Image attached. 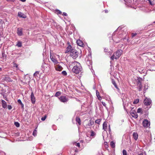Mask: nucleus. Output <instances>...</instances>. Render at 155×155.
<instances>
[{
	"label": "nucleus",
	"instance_id": "60",
	"mask_svg": "<svg viewBox=\"0 0 155 155\" xmlns=\"http://www.w3.org/2000/svg\"><path fill=\"white\" fill-rule=\"evenodd\" d=\"M2 70V68H0V71H1Z\"/></svg>",
	"mask_w": 155,
	"mask_h": 155
},
{
	"label": "nucleus",
	"instance_id": "47",
	"mask_svg": "<svg viewBox=\"0 0 155 155\" xmlns=\"http://www.w3.org/2000/svg\"><path fill=\"white\" fill-rule=\"evenodd\" d=\"M7 1H11L12 2H14L16 0H6Z\"/></svg>",
	"mask_w": 155,
	"mask_h": 155
},
{
	"label": "nucleus",
	"instance_id": "19",
	"mask_svg": "<svg viewBox=\"0 0 155 155\" xmlns=\"http://www.w3.org/2000/svg\"><path fill=\"white\" fill-rule=\"evenodd\" d=\"M133 137L135 140H137L138 137V134L136 132H134L133 133Z\"/></svg>",
	"mask_w": 155,
	"mask_h": 155
},
{
	"label": "nucleus",
	"instance_id": "31",
	"mask_svg": "<svg viewBox=\"0 0 155 155\" xmlns=\"http://www.w3.org/2000/svg\"><path fill=\"white\" fill-rule=\"evenodd\" d=\"M137 86H138V88L139 91H141V89H142V84H140V85H137Z\"/></svg>",
	"mask_w": 155,
	"mask_h": 155
},
{
	"label": "nucleus",
	"instance_id": "22",
	"mask_svg": "<svg viewBox=\"0 0 155 155\" xmlns=\"http://www.w3.org/2000/svg\"><path fill=\"white\" fill-rule=\"evenodd\" d=\"M76 121L77 123H78V124L79 125H80L81 124V120L79 117H76Z\"/></svg>",
	"mask_w": 155,
	"mask_h": 155
},
{
	"label": "nucleus",
	"instance_id": "12",
	"mask_svg": "<svg viewBox=\"0 0 155 155\" xmlns=\"http://www.w3.org/2000/svg\"><path fill=\"white\" fill-rule=\"evenodd\" d=\"M55 68L56 70L59 71H61L63 69L62 67L59 64L56 65Z\"/></svg>",
	"mask_w": 155,
	"mask_h": 155
},
{
	"label": "nucleus",
	"instance_id": "33",
	"mask_svg": "<svg viewBox=\"0 0 155 155\" xmlns=\"http://www.w3.org/2000/svg\"><path fill=\"white\" fill-rule=\"evenodd\" d=\"M74 144L76 146L78 147H80V144L79 143L75 142L74 143Z\"/></svg>",
	"mask_w": 155,
	"mask_h": 155
},
{
	"label": "nucleus",
	"instance_id": "3",
	"mask_svg": "<svg viewBox=\"0 0 155 155\" xmlns=\"http://www.w3.org/2000/svg\"><path fill=\"white\" fill-rule=\"evenodd\" d=\"M70 55L74 59H75L78 56V53L76 50L74 49L71 50Z\"/></svg>",
	"mask_w": 155,
	"mask_h": 155
},
{
	"label": "nucleus",
	"instance_id": "38",
	"mask_svg": "<svg viewBox=\"0 0 155 155\" xmlns=\"http://www.w3.org/2000/svg\"><path fill=\"white\" fill-rule=\"evenodd\" d=\"M46 117L47 116L46 115H45L43 117H41V119L42 121H44L46 119Z\"/></svg>",
	"mask_w": 155,
	"mask_h": 155
},
{
	"label": "nucleus",
	"instance_id": "50",
	"mask_svg": "<svg viewBox=\"0 0 155 155\" xmlns=\"http://www.w3.org/2000/svg\"><path fill=\"white\" fill-rule=\"evenodd\" d=\"M57 12H58V14H61V12L60 11V10H58V11H57Z\"/></svg>",
	"mask_w": 155,
	"mask_h": 155
},
{
	"label": "nucleus",
	"instance_id": "27",
	"mask_svg": "<svg viewBox=\"0 0 155 155\" xmlns=\"http://www.w3.org/2000/svg\"><path fill=\"white\" fill-rule=\"evenodd\" d=\"M2 55L4 59H6L7 56L4 53H2Z\"/></svg>",
	"mask_w": 155,
	"mask_h": 155
},
{
	"label": "nucleus",
	"instance_id": "23",
	"mask_svg": "<svg viewBox=\"0 0 155 155\" xmlns=\"http://www.w3.org/2000/svg\"><path fill=\"white\" fill-rule=\"evenodd\" d=\"M112 83L113 84L115 88L117 89L118 88L116 84V82H115V81H114V80L113 79H112Z\"/></svg>",
	"mask_w": 155,
	"mask_h": 155
},
{
	"label": "nucleus",
	"instance_id": "58",
	"mask_svg": "<svg viewBox=\"0 0 155 155\" xmlns=\"http://www.w3.org/2000/svg\"><path fill=\"white\" fill-rule=\"evenodd\" d=\"M125 2H127V0H124Z\"/></svg>",
	"mask_w": 155,
	"mask_h": 155
},
{
	"label": "nucleus",
	"instance_id": "44",
	"mask_svg": "<svg viewBox=\"0 0 155 155\" xmlns=\"http://www.w3.org/2000/svg\"><path fill=\"white\" fill-rule=\"evenodd\" d=\"M101 103L104 106H105V107L106 106V104L104 102L102 101L101 102Z\"/></svg>",
	"mask_w": 155,
	"mask_h": 155
},
{
	"label": "nucleus",
	"instance_id": "45",
	"mask_svg": "<svg viewBox=\"0 0 155 155\" xmlns=\"http://www.w3.org/2000/svg\"><path fill=\"white\" fill-rule=\"evenodd\" d=\"M8 108L9 110H11L12 108V107L11 105H8Z\"/></svg>",
	"mask_w": 155,
	"mask_h": 155
},
{
	"label": "nucleus",
	"instance_id": "14",
	"mask_svg": "<svg viewBox=\"0 0 155 155\" xmlns=\"http://www.w3.org/2000/svg\"><path fill=\"white\" fill-rule=\"evenodd\" d=\"M17 33L19 36H21L22 35V29L21 28H18Z\"/></svg>",
	"mask_w": 155,
	"mask_h": 155
},
{
	"label": "nucleus",
	"instance_id": "51",
	"mask_svg": "<svg viewBox=\"0 0 155 155\" xmlns=\"http://www.w3.org/2000/svg\"><path fill=\"white\" fill-rule=\"evenodd\" d=\"M104 11L106 13H107L108 12V11L107 10H104Z\"/></svg>",
	"mask_w": 155,
	"mask_h": 155
},
{
	"label": "nucleus",
	"instance_id": "29",
	"mask_svg": "<svg viewBox=\"0 0 155 155\" xmlns=\"http://www.w3.org/2000/svg\"><path fill=\"white\" fill-rule=\"evenodd\" d=\"M101 120V119H97L95 121V123L96 124H100Z\"/></svg>",
	"mask_w": 155,
	"mask_h": 155
},
{
	"label": "nucleus",
	"instance_id": "53",
	"mask_svg": "<svg viewBox=\"0 0 155 155\" xmlns=\"http://www.w3.org/2000/svg\"><path fill=\"white\" fill-rule=\"evenodd\" d=\"M113 40L114 41H115L117 43H118L120 41V40H118L117 41H114V39H113Z\"/></svg>",
	"mask_w": 155,
	"mask_h": 155
},
{
	"label": "nucleus",
	"instance_id": "41",
	"mask_svg": "<svg viewBox=\"0 0 155 155\" xmlns=\"http://www.w3.org/2000/svg\"><path fill=\"white\" fill-rule=\"evenodd\" d=\"M95 133L94 132H93V131H92L91 132V136H95Z\"/></svg>",
	"mask_w": 155,
	"mask_h": 155
},
{
	"label": "nucleus",
	"instance_id": "35",
	"mask_svg": "<svg viewBox=\"0 0 155 155\" xmlns=\"http://www.w3.org/2000/svg\"><path fill=\"white\" fill-rule=\"evenodd\" d=\"M14 124L17 127H19L20 126V124L18 122H15Z\"/></svg>",
	"mask_w": 155,
	"mask_h": 155
},
{
	"label": "nucleus",
	"instance_id": "5",
	"mask_svg": "<svg viewBox=\"0 0 155 155\" xmlns=\"http://www.w3.org/2000/svg\"><path fill=\"white\" fill-rule=\"evenodd\" d=\"M49 67L48 65L45 63H43L41 66V69L43 71H48L49 69Z\"/></svg>",
	"mask_w": 155,
	"mask_h": 155
},
{
	"label": "nucleus",
	"instance_id": "21",
	"mask_svg": "<svg viewBox=\"0 0 155 155\" xmlns=\"http://www.w3.org/2000/svg\"><path fill=\"white\" fill-rule=\"evenodd\" d=\"M50 58L51 59V61L55 64H56L58 63V61L57 60L55 59L54 58L52 57H50Z\"/></svg>",
	"mask_w": 155,
	"mask_h": 155
},
{
	"label": "nucleus",
	"instance_id": "48",
	"mask_svg": "<svg viewBox=\"0 0 155 155\" xmlns=\"http://www.w3.org/2000/svg\"><path fill=\"white\" fill-rule=\"evenodd\" d=\"M63 15L64 16H67V14L66 13H65V12H63Z\"/></svg>",
	"mask_w": 155,
	"mask_h": 155
},
{
	"label": "nucleus",
	"instance_id": "17",
	"mask_svg": "<svg viewBox=\"0 0 155 155\" xmlns=\"http://www.w3.org/2000/svg\"><path fill=\"white\" fill-rule=\"evenodd\" d=\"M18 15L19 17L23 18H26V16L24 14L21 12H18Z\"/></svg>",
	"mask_w": 155,
	"mask_h": 155
},
{
	"label": "nucleus",
	"instance_id": "24",
	"mask_svg": "<svg viewBox=\"0 0 155 155\" xmlns=\"http://www.w3.org/2000/svg\"><path fill=\"white\" fill-rule=\"evenodd\" d=\"M110 145L112 148H114L115 147V143L113 141H111L110 142Z\"/></svg>",
	"mask_w": 155,
	"mask_h": 155
},
{
	"label": "nucleus",
	"instance_id": "62",
	"mask_svg": "<svg viewBox=\"0 0 155 155\" xmlns=\"http://www.w3.org/2000/svg\"><path fill=\"white\" fill-rule=\"evenodd\" d=\"M4 154L5 155V153H4Z\"/></svg>",
	"mask_w": 155,
	"mask_h": 155
},
{
	"label": "nucleus",
	"instance_id": "61",
	"mask_svg": "<svg viewBox=\"0 0 155 155\" xmlns=\"http://www.w3.org/2000/svg\"><path fill=\"white\" fill-rule=\"evenodd\" d=\"M153 23H154L155 24V21L153 22Z\"/></svg>",
	"mask_w": 155,
	"mask_h": 155
},
{
	"label": "nucleus",
	"instance_id": "2",
	"mask_svg": "<svg viewBox=\"0 0 155 155\" xmlns=\"http://www.w3.org/2000/svg\"><path fill=\"white\" fill-rule=\"evenodd\" d=\"M123 51L121 50H119L115 52L113 55L110 58L113 60L114 59H117L122 54Z\"/></svg>",
	"mask_w": 155,
	"mask_h": 155
},
{
	"label": "nucleus",
	"instance_id": "54",
	"mask_svg": "<svg viewBox=\"0 0 155 155\" xmlns=\"http://www.w3.org/2000/svg\"><path fill=\"white\" fill-rule=\"evenodd\" d=\"M21 105L22 108H24V104H21Z\"/></svg>",
	"mask_w": 155,
	"mask_h": 155
},
{
	"label": "nucleus",
	"instance_id": "6",
	"mask_svg": "<svg viewBox=\"0 0 155 155\" xmlns=\"http://www.w3.org/2000/svg\"><path fill=\"white\" fill-rule=\"evenodd\" d=\"M59 98L61 101L63 103L66 102L68 101V97L64 96H61Z\"/></svg>",
	"mask_w": 155,
	"mask_h": 155
},
{
	"label": "nucleus",
	"instance_id": "11",
	"mask_svg": "<svg viewBox=\"0 0 155 155\" xmlns=\"http://www.w3.org/2000/svg\"><path fill=\"white\" fill-rule=\"evenodd\" d=\"M31 100L32 103L34 104L35 102V99L34 94L32 92L31 95Z\"/></svg>",
	"mask_w": 155,
	"mask_h": 155
},
{
	"label": "nucleus",
	"instance_id": "34",
	"mask_svg": "<svg viewBox=\"0 0 155 155\" xmlns=\"http://www.w3.org/2000/svg\"><path fill=\"white\" fill-rule=\"evenodd\" d=\"M140 84H141L140 79H137V85H140Z\"/></svg>",
	"mask_w": 155,
	"mask_h": 155
},
{
	"label": "nucleus",
	"instance_id": "16",
	"mask_svg": "<svg viewBox=\"0 0 155 155\" xmlns=\"http://www.w3.org/2000/svg\"><path fill=\"white\" fill-rule=\"evenodd\" d=\"M107 123L105 121L103 124V129L104 130V131H106V130L107 129Z\"/></svg>",
	"mask_w": 155,
	"mask_h": 155
},
{
	"label": "nucleus",
	"instance_id": "42",
	"mask_svg": "<svg viewBox=\"0 0 155 155\" xmlns=\"http://www.w3.org/2000/svg\"><path fill=\"white\" fill-rule=\"evenodd\" d=\"M137 33H132V38H133L136 35H137Z\"/></svg>",
	"mask_w": 155,
	"mask_h": 155
},
{
	"label": "nucleus",
	"instance_id": "4",
	"mask_svg": "<svg viewBox=\"0 0 155 155\" xmlns=\"http://www.w3.org/2000/svg\"><path fill=\"white\" fill-rule=\"evenodd\" d=\"M134 108V107L131 108V110L130 111V114L133 117L137 118L138 117V115L136 111L133 110Z\"/></svg>",
	"mask_w": 155,
	"mask_h": 155
},
{
	"label": "nucleus",
	"instance_id": "40",
	"mask_svg": "<svg viewBox=\"0 0 155 155\" xmlns=\"http://www.w3.org/2000/svg\"><path fill=\"white\" fill-rule=\"evenodd\" d=\"M62 74L64 75H66L67 74L66 72L64 71L62 72Z\"/></svg>",
	"mask_w": 155,
	"mask_h": 155
},
{
	"label": "nucleus",
	"instance_id": "26",
	"mask_svg": "<svg viewBox=\"0 0 155 155\" xmlns=\"http://www.w3.org/2000/svg\"><path fill=\"white\" fill-rule=\"evenodd\" d=\"M36 129L37 128H36L35 130L33 131V133L32 134L34 136H36L37 135V130H36Z\"/></svg>",
	"mask_w": 155,
	"mask_h": 155
},
{
	"label": "nucleus",
	"instance_id": "55",
	"mask_svg": "<svg viewBox=\"0 0 155 155\" xmlns=\"http://www.w3.org/2000/svg\"><path fill=\"white\" fill-rule=\"evenodd\" d=\"M20 0L22 2H25L26 1V0Z\"/></svg>",
	"mask_w": 155,
	"mask_h": 155
},
{
	"label": "nucleus",
	"instance_id": "13",
	"mask_svg": "<svg viewBox=\"0 0 155 155\" xmlns=\"http://www.w3.org/2000/svg\"><path fill=\"white\" fill-rule=\"evenodd\" d=\"M73 49H72V47L70 45H68L66 48L65 52L68 53L69 52H71V50Z\"/></svg>",
	"mask_w": 155,
	"mask_h": 155
},
{
	"label": "nucleus",
	"instance_id": "46",
	"mask_svg": "<svg viewBox=\"0 0 155 155\" xmlns=\"http://www.w3.org/2000/svg\"><path fill=\"white\" fill-rule=\"evenodd\" d=\"M17 101L18 103H19V104H20L22 102L21 100L20 99H18Z\"/></svg>",
	"mask_w": 155,
	"mask_h": 155
},
{
	"label": "nucleus",
	"instance_id": "59",
	"mask_svg": "<svg viewBox=\"0 0 155 155\" xmlns=\"http://www.w3.org/2000/svg\"><path fill=\"white\" fill-rule=\"evenodd\" d=\"M23 103H22V102H21V103H20V104H21V105Z\"/></svg>",
	"mask_w": 155,
	"mask_h": 155
},
{
	"label": "nucleus",
	"instance_id": "15",
	"mask_svg": "<svg viewBox=\"0 0 155 155\" xmlns=\"http://www.w3.org/2000/svg\"><path fill=\"white\" fill-rule=\"evenodd\" d=\"M76 42L77 45L81 47L83 46L84 44L83 42L81 40H78Z\"/></svg>",
	"mask_w": 155,
	"mask_h": 155
},
{
	"label": "nucleus",
	"instance_id": "30",
	"mask_svg": "<svg viewBox=\"0 0 155 155\" xmlns=\"http://www.w3.org/2000/svg\"><path fill=\"white\" fill-rule=\"evenodd\" d=\"M137 113H140L141 114H143L142 110L140 108H139L137 109Z\"/></svg>",
	"mask_w": 155,
	"mask_h": 155
},
{
	"label": "nucleus",
	"instance_id": "37",
	"mask_svg": "<svg viewBox=\"0 0 155 155\" xmlns=\"http://www.w3.org/2000/svg\"><path fill=\"white\" fill-rule=\"evenodd\" d=\"M122 153L123 155H127V151L125 150H123Z\"/></svg>",
	"mask_w": 155,
	"mask_h": 155
},
{
	"label": "nucleus",
	"instance_id": "43",
	"mask_svg": "<svg viewBox=\"0 0 155 155\" xmlns=\"http://www.w3.org/2000/svg\"><path fill=\"white\" fill-rule=\"evenodd\" d=\"M39 72L36 71L34 74V76H36L37 74H39Z\"/></svg>",
	"mask_w": 155,
	"mask_h": 155
},
{
	"label": "nucleus",
	"instance_id": "8",
	"mask_svg": "<svg viewBox=\"0 0 155 155\" xmlns=\"http://www.w3.org/2000/svg\"><path fill=\"white\" fill-rule=\"evenodd\" d=\"M142 124L143 126L145 127H148L150 124V122L146 119H144L143 120Z\"/></svg>",
	"mask_w": 155,
	"mask_h": 155
},
{
	"label": "nucleus",
	"instance_id": "9",
	"mask_svg": "<svg viewBox=\"0 0 155 155\" xmlns=\"http://www.w3.org/2000/svg\"><path fill=\"white\" fill-rule=\"evenodd\" d=\"M94 124V121L91 120H90L89 123H88L87 124H86L85 126V128H88L90 127L93 125Z\"/></svg>",
	"mask_w": 155,
	"mask_h": 155
},
{
	"label": "nucleus",
	"instance_id": "20",
	"mask_svg": "<svg viewBox=\"0 0 155 155\" xmlns=\"http://www.w3.org/2000/svg\"><path fill=\"white\" fill-rule=\"evenodd\" d=\"M96 96L98 98V99L101 100V97L99 95V93L98 91L97 90L96 91Z\"/></svg>",
	"mask_w": 155,
	"mask_h": 155
},
{
	"label": "nucleus",
	"instance_id": "39",
	"mask_svg": "<svg viewBox=\"0 0 155 155\" xmlns=\"http://www.w3.org/2000/svg\"><path fill=\"white\" fill-rule=\"evenodd\" d=\"M148 86L147 85H145L144 86V90L145 91L146 90L148 89Z\"/></svg>",
	"mask_w": 155,
	"mask_h": 155
},
{
	"label": "nucleus",
	"instance_id": "1",
	"mask_svg": "<svg viewBox=\"0 0 155 155\" xmlns=\"http://www.w3.org/2000/svg\"><path fill=\"white\" fill-rule=\"evenodd\" d=\"M73 64L74 66L72 69V71L76 74L79 73L82 69L80 64L76 61L73 62Z\"/></svg>",
	"mask_w": 155,
	"mask_h": 155
},
{
	"label": "nucleus",
	"instance_id": "18",
	"mask_svg": "<svg viewBox=\"0 0 155 155\" xmlns=\"http://www.w3.org/2000/svg\"><path fill=\"white\" fill-rule=\"evenodd\" d=\"M2 107L4 108H6L7 106L6 102L4 100H2Z\"/></svg>",
	"mask_w": 155,
	"mask_h": 155
},
{
	"label": "nucleus",
	"instance_id": "57",
	"mask_svg": "<svg viewBox=\"0 0 155 155\" xmlns=\"http://www.w3.org/2000/svg\"><path fill=\"white\" fill-rule=\"evenodd\" d=\"M139 155H144L143 153H140L139 154Z\"/></svg>",
	"mask_w": 155,
	"mask_h": 155
},
{
	"label": "nucleus",
	"instance_id": "49",
	"mask_svg": "<svg viewBox=\"0 0 155 155\" xmlns=\"http://www.w3.org/2000/svg\"><path fill=\"white\" fill-rule=\"evenodd\" d=\"M148 1H149L150 3V5H153V3L151 2L150 1V0H148Z\"/></svg>",
	"mask_w": 155,
	"mask_h": 155
},
{
	"label": "nucleus",
	"instance_id": "36",
	"mask_svg": "<svg viewBox=\"0 0 155 155\" xmlns=\"http://www.w3.org/2000/svg\"><path fill=\"white\" fill-rule=\"evenodd\" d=\"M14 67H16V70L18 69V65L17 64L15 63H13Z\"/></svg>",
	"mask_w": 155,
	"mask_h": 155
},
{
	"label": "nucleus",
	"instance_id": "63",
	"mask_svg": "<svg viewBox=\"0 0 155 155\" xmlns=\"http://www.w3.org/2000/svg\"><path fill=\"white\" fill-rule=\"evenodd\" d=\"M110 74H111V72L110 73Z\"/></svg>",
	"mask_w": 155,
	"mask_h": 155
},
{
	"label": "nucleus",
	"instance_id": "28",
	"mask_svg": "<svg viewBox=\"0 0 155 155\" xmlns=\"http://www.w3.org/2000/svg\"><path fill=\"white\" fill-rule=\"evenodd\" d=\"M61 92L60 91H57L55 95V96L58 97L61 95Z\"/></svg>",
	"mask_w": 155,
	"mask_h": 155
},
{
	"label": "nucleus",
	"instance_id": "52",
	"mask_svg": "<svg viewBox=\"0 0 155 155\" xmlns=\"http://www.w3.org/2000/svg\"><path fill=\"white\" fill-rule=\"evenodd\" d=\"M108 129H109V131H111V129L110 128V125L108 126Z\"/></svg>",
	"mask_w": 155,
	"mask_h": 155
},
{
	"label": "nucleus",
	"instance_id": "56",
	"mask_svg": "<svg viewBox=\"0 0 155 155\" xmlns=\"http://www.w3.org/2000/svg\"><path fill=\"white\" fill-rule=\"evenodd\" d=\"M74 151V152H77V151L76 150H75L74 149L73 150Z\"/></svg>",
	"mask_w": 155,
	"mask_h": 155
},
{
	"label": "nucleus",
	"instance_id": "10",
	"mask_svg": "<svg viewBox=\"0 0 155 155\" xmlns=\"http://www.w3.org/2000/svg\"><path fill=\"white\" fill-rule=\"evenodd\" d=\"M2 78L3 80L8 81L9 82L12 81V80L8 76H4L2 77Z\"/></svg>",
	"mask_w": 155,
	"mask_h": 155
},
{
	"label": "nucleus",
	"instance_id": "25",
	"mask_svg": "<svg viewBox=\"0 0 155 155\" xmlns=\"http://www.w3.org/2000/svg\"><path fill=\"white\" fill-rule=\"evenodd\" d=\"M16 46L18 47H21L22 46V44L21 42H18L17 44L16 45Z\"/></svg>",
	"mask_w": 155,
	"mask_h": 155
},
{
	"label": "nucleus",
	"instance_id": "32",
	"mask_svg": "<svg viewBox=\"0 0 155 155\" xmlns=\"http://www.w3.org/2000/svg\"><path fill=\"white\" fill-rule=\"evenodd\" d=\"M139 102V100L138 99H137L136 100H135L133 102V104H137Z\"/></svg>",
	"mask_w": 155,
	"mask_h": 155
},
{
	"label": "nucleus",
	"instance_id": "7",
	"mask_svg": "<svg viewBox=\"0 0 155 155\" xmlns=\"http://www.w3.org/2000/svg\"><path fill=\"white\" fill-rule=\"evenodd\" d=\"M144 104L145 105L149 106L151 103V100L149 98H146L144 100Z\"/></svg>",
	"mask_w": 155,
	"mask_h": 155
}]
</instances>
